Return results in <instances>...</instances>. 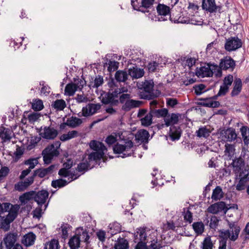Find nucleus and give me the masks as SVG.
<instances>
[{"instance_id":"nucleus-1","label":"nucleus","mask_w":249,"mask_h":249,"mask_svg":"<svg viewBox=\"0 0 249 249\" xmlns=\"http://www.w3.org/2000/svg\"><path fill=\"white\" fill-rule=\"evenodd\" d=\"M140 89L139 96L141 99L152 100L157 97L158 95L154 93V83L152 81L145 80L137 84Z\"/></svg>"},{"instance_id":"nucleus-2","label":"nucleus","mask_w":249,"mask_h":249,"mask_svg":"<svg viewBox=\"0 0 249 249\" xmlns=\"http://www.w3.org/2000/svg\"><path fill=\"white\" fill-rule=\"evenodd\" d=\"M128 89L126 87H123L121 88L117 87L114 89H110L109 91L105 94L103 97L102 102L104 104H116L118 103V100L115 99L122 93L127 92Z\"/></svg>"},{"instance_id":"nucleus-3","label":"nucleus","mask_w":249,"mask_h":249,"mask_svg":"<svg viewBox=\"0 0 249 249\" xmlns=\"http://www.w3.org/2000/svg\"><path fill=\"white\" fill-rule=\"evenodd\" d=\"M134 143L131 140L125 142L124 144L117 143L113 147V150L115 154H121V157L123 158L130 156L133 154V150L131 149L133 147Z\"/></svg>"},{"instance_id":"nucleus-4","label":"nucleus","mask_w":249,"mask_h":249,"mask_svg":"<svg viewBox=\"0 0 249 249\" xmlns=\"http://www.w3.org/2000/svg\"><path fill=\"white\" fill-rule=\"evenodd\" d=\"M235 67V62L230 56H226L220 60L219 66H217L216 68L217 69V73H216V76H220L222 75V70H229L232 71Z\"/></svg>"},{"instance_id":"nucleus-5","label":"nucleus","mask_w":249,"mask_h":249,"mask_svg":"<svg viewBox=\"0 0 249 249\" xmlns=\"http://www.w3.org/2000/svg\"><path fill=\"white\" fill-rule=\"evenodd\" d=\"M57 130L53 127L44 126L41 127L39 131V135L42 138L47 140H54L58 135Z\"/></svg>"},{"instance_id":"nucleus-6","label":"nucleus","mask_w":249,"mask_h":249,"mask_svg":"<svg viewBox=\"0 0 249 249\" xmlns=\"http://www.w3.org/2000/svg\"><path fill=\"white\" fill-rule=\"evenodd\" d=\"M222 5L217 4L215 0H202V8L211 13L221 12Z\"/></svg>"},{"instance_id":"nucleus-7","label":"nucleus","mask_w":249,"mask_h":249,"mask_svg":"<svg viewBox=\"0 0 249 249\" xmlns=\"http://www.w3.org/2000/svg\"><path fill=\"white\" fill-rule=\"evenodd\" d=\"M48 196L49 193L46 190H42L37 192L35 191L34 200L37 203L38 207H42L43 205L44 204V210H45L48 206V204H45V203Z\"/></svg>"},{"instance_id":"nucleus-8","label":"nucleus","mask_w":249,"mask_h":249,"mask_svg":"<svg viewBox=\"0 0 249 249\" xmlns=\"http://www.w3.org/2000/svg\"><path fill=\"white\" fill-rule=\"evenodd\" d=\"M242 42L237 37H231L226 40L225 49L229 52L235 51L241 47Z\"/></svg>"},{"instance_id":"nucleus-9","label":"nucleus","mask_w":249,"mask_h":249,"mask_svg":"<svg viewBox=\"0 0 249 249\" xmlns=\"http://www.w3.org/2000/svg\"><path fill=\"white\" fill-rule=\"evenodd\" d=\"M100 108L101 105L99 104L89 103L86 107H83L82 116L84 117L91 116L96 113ZM78 116H81L80 113L78 114Z\"/></svg>"},{"instance_id":"nucleus-10","label":"nucleus","mask_w":249,"mask_h":249,"mask_svg":"<svg viewBox=\"0 0 249 249\" xmlns=\"http://www.w3.org/2000/svg\"><path fill=\"white\" fill-rule=\"evenodd\" d=\"M229 208L226 206V203L223 201H219L211 205L207 209L208 212L216 214L219 212H224V213L226 212Z\"/></svg>"},{"instance_id":"nucleus-11","label":"nucleus","mask_w":249,"mask_h":249,"mask_svg":"<svg viewBox=\"0 0 249 249\" xmlns=\"http://www.w3.org/2000/svg\"><path fill=\"white\" fill-rule=\"evenodd\" d=\"M18 233L17 232H9L5 235L2 242V245L5 246V249H11L15 245L17 240Z\"/></svg>"},{"instance_id":"nucleus-12","label":"nucleus","mask_w":249,"mask_h":249,"mask_svg":"<svg viewBox=\"0 0 249 249\" xmlns=\"http://www.w3.org/2000/svg\"><path fill=\"white\" fill-rule=\"evenodd\" d=\"M170 9L169 6L163 4L159 3L157 6V13H158L159 15L161 16L159 18V20H167V18H165V17L169 16L170 20H171V16L170 15Z\"/></svg>"},{"instance_id":"nucleus-13","label":"nucleus","mask_w":249,"mask_h":249,"mask_svg":"<svg viewBox=\"0 0 249 249\" xmlns=\"http://www.w3.org/2000/svg\"><path fill=\"white\" fill-rule=\"evenodd\" d=\"M34 181L33 177L31 176L26 178L24 181H20L16 183L14 185V189L19 192L24 191L32 184Z\"/></svg>"},{"instance_id":"nucleus-14","label":"nucleus","mask_w":249,"mask_h":249,"mask_svg":"<svg viewBox=\"0 0 249 249\" xmlns=\"http://www.w3.org/2000/svg\"><path fill=\"white\" fill-rule=\"evenodd\" d=\"M180 117V114L179 113H172L169 114L168 113V114L164 119L165 125L166 126H175V124H178Z\"/></svg>"},{"instance_id":"nucleus-15","label":"nucleus","mask_w":249,"mask_h":249,"mask_svg":"<svg viewBox=\"0 0 249 249\" xmlns=\"http://www.w3.org/2000/svg\"><path fill=\"white\" fill-rule=\"evenodd\" d=\"M217 97H214L213 96L211 98H199V100L202 101L200 102L199 105L206 107H217L220 106V103L218 101H213V99H216Z\"/></svg>"},{"instance_id":"nucleus-16","label":"nucleus","mask_w":249,"mask_h":249,"mask_svg":"<svg viewBox=\"0 0 249 249\" xmlns=\"http://www.w3.org/2000/svg\"><path fill=\"white\" fill-rule=\"evenodd\" d=\"M227 222L228 225L230 229V231L232 234L230 239L231 241H234L238 238V235L240 231V228L235 222H231L229 220H227Z\"/></svg>"},{"instance_id":"nucleus-17","label":"nucleus","mask_w":249,"mask_h":249,"mask_svg":"<svg viewBox=\"0 0 249 249\" xmlns=\"http://www.w3.org/2000/svg\"><path fill=\"white\" fill-rule=\"evenodd\" d=\"M249 175V172L247 170L239 173V177L240 179L236 186V190L238 191H241L244 190L245 188L246 182L247 181V177Z\"/></svg>"},{"instance_id":"nucleus-18","label":"nucleus","mask_w":249,"mask_h":249,"mask_svg":"<svg viewBox=\"0 0 249 249\" xmlns=\"http://www.w3.org/2000/svg\"><path fill=\"white\" fill-rule=\"evenodd\" d=\"M129 75L133 79H138L143 76L144 71L143 69L138 68L137 66L130 68L128 71Z\"/></svg>"},{"instance_id":"nucleus-19","label":"nucleus","mask_w":249,"mask_h":249,"mask_svg":"<svg viewBox=\"0 0 249 249\" xmlns=\"http://www.w3.org/2000/svg\"><path fill=\"white\" fill-rule=\"evenodd\" d=\"M15 219L14 216L11 219L8 215L6 217L0 215V229L7 231L10 230V224Z\"/></svg>"},{"instance_id":"nucleus-20","label":"nucleus","mask_w":249,"mask_h":249,"mask_svg":"<svg viewBox=\"0 0 249 249\" xmlns=\"http://www.w3.org/2000/svg\"><path fill=\"white\" fill-rule=\"evenodd\" d=\"M181 130L179 126H171L169 135L172 141L178 140L181 134Z\"/></svg>"},{"instance_id":"nucleus-21","label":"nucleus","mask_w":249,"mask_h":249,"mask_svg":"<svg viewBox=\"0 0 249 249\" xmlns=\"http://www.w3.org/2000/svg\"><path fill=\"white\" fill-rule=\"evenodd\" d=\"M142 102L140 101L129 99L126 101L122 106V109L125 111H128L132 108L139 107Z\"/></svg>"},{"instance_id":"nucleus-22","label":"nucleus","mask_w":249,"mask_h":249,"mask_svg":"<svg viewBox=\"0 0 249 249\" xmlns=\"http://www.w3.org/2000/svg\"><path fill=\"white\" fill-rule=\"evenodd\" d=\"M12 135H13V132L11 129L3 127H0V138L3 142L10 141Z\"/></svg>"},{"instance_id":"nucleus-23","label":"nucleus","mask_w":249,"mask_h":249,"mask_svg":"<svg viewBox=\"0 0 249 249\" xmlns=\"http://www.w3.org/2000/svg\"><path fill=\"white\" fill-rule=\"evenodd\" d=\"M213 72L211 70L209 66L201 67L196 71V75L198 77H211L213 75Z\"/></svg>"},{"instance_id":"nucleus-24","label":"nucleus","mask_w":249,"mask_h":249,"mask_svg":"<svg viewBox=\"0 0 249 249\" xmlns=\"http://www.w3.org/2000/svg\"><path fill=\"white\" fill-rule=\"evenodd\" d=\"M89 146L92 149L97 152H104L105 150H107L106 146L102 142L95 140L90 142Z\"/></svg>"},{"instance_id":"nucleus-25","label":"nucleus","mask_w":249,"mask_h":249,"mask_svg":"<svg viewBox=\"0 0 249 249\" xmlns=\"http://www.w3.org/2000/svg\"><path fill=\"white\" fill-rule=\"evenodd\" d=\"M242 89V81L240 78H236L233 83V88L231 95L232 97L238 95Z\"/></svg>"},{"instance_id":"nucleus-26","label":"nucleus","mask_w":249,"mask_h":249,"mask_svg":"<svg viewBox=\"0 0 249 249\" xmlns=\"http://www.w3.org/2000/svg\"><path fill=\"white\" fill-rule=\"evenodd\" d=\"M35 191L26 192L19 196V200L22 204H25L30 200H35Z\"/></svg>"},{"instance_id":"nucleus-27","label":"nucleus","mask_w":249,"mask_h":249,"mask_svg":"<svg viewBox=\"0 0 249 249\" xmlns=\"http://www.w3.org/2000/svg\"><path fill=\"white\" fill-rule=\"evenodd\" d=\"M36 235L32 232H29L23 236L22 242L26 246H30L34 244Z\"/></svg>"},{"instance_id":"nucleus-28","label":"nucleus","mask_w":249,"mask_h":249,"mask_svg":"<svg viewBox=\"0 0 249 249\" xmlns=\"http://www.w3.org/2000/svg\"><path fill=\"white\" fill-rule=\"evenodd\" d=\"M223 134L227 139V141L228 142H232L237 138V134L235 132V130L232 127H229L225 130Z\"/></svg>"},{"instance_id":"nucleus-29","label":"nucleus","mask_w":249,"mask_h":249,"mask_svg":"<svg viewBox=\"0 0 249 249\" xmlns=\"http://www.w3.org/2000/svg\"><path fill=\"white\" fill-rule=\"evenodd\" d=\"M58 175L63 177L71 176L72 180L77 179L80 176V175H78L75 171L71 172V171H69L63 168L59 170Z\"/></svg>"},{"instance_id":"nucleus-30","label":"nucleus","mask_w":249,"mask_h":249,"mask_svg":"<svg viewBox=\"0 0 249 249\" xmlns=\"http://www.w3.org/2000/svg\"><path fill=\"white\" fill-rule=\"evenodd\" d=\"M149 136L148 132L145 130L139 131L136 135V139L141 142H146Z\"/></svg>"},{"instance_id":"nucleus-31","label":"nucleus","mask_w":249,"mask_h":249,"mask_svg":"<svg viewBox=\"0 0 249 249\" xmlns=\"http://www.w3.org/2000/svg\"><path fill=\"white\" fill-rule=\"evenodd\" d=\"M82 122L83 121L81 119L72 116L67 120V122L64 124L72 128H75L79 126Z\"/></svg>"},{"instance_id":"nucleus-32","label":"nucleus","mask_w":249,"mask_h":249,"mask_svg":"<svg viewBox=\"0 0 249 249\" xmlns=\"http://www.w3.org/2000/svg\"><path fill=\"white\" fill-rule=\"evenodd\" d=\"M128 73L124 71L119 70L115 74V79L117 82H125L128 79Z\"/></svg>"},{"instance_id":"nucleus-33","label":"nucleus","mask_w":249,"mask_h":249,"mask_svg":"<svg viewBox=\"0 0 249 249\" xmlns=\"http://www.w3.org/2000/svg\"><path fill=\"white\" fill-rule=\"evenodd\" d=\"M90 164L88 162L87 159H86V157H85L82 162L78 164L77 170L83 174L90 168Z\"/></svg>"},{"instance_id":"nucleus-34","label":"nucleus","mask_w":249,"mask_h":249,"mask_svg":"<svg viewBox=\"0 0 249 249\" xmlns=\"http://www.w3.org/2000/svg\"><path fill=\"white\" fill-rule=\"evenodd\" d=\"M224 197V193L223 192L221 187L217 186L213 190L211 198L213 200L217 201L220 200Z\"/></svg>"},{"instance_id":"nucleus-35","label":"nucleus","mask_w":249,"mask_h":249,"mask_svg":"<svg viewBox=\"0 0 249 249\" xmlns=\"http://www.w3.org/2000/svg\"><path fill=\"white\" fill-rule=\"evenodd\" d=\"M244 164V160L240 157L233 160L231 163L232 166L235 168V172H239V173L241 172L242 168Z\"/></svg>"},{"instance_id":"nucleus-36","label":"nucleus","mask_w":249,"mask_h":249,"mask_svg":"<svg viewBox=\"0 0 249 249\" xmlns=\"http://www.w3.org/2000/svg\"><path fill=\"white\" fill-rule=\"evenodd\" d=\"M79 239V242H84L87 244H88L89 242V235L88 234V232L86 230H84L83 228H82L80 231H79L77 233L75 234Z\"/></svg>"},{"instance_id":"nucleus-37","label":"nucleus","mask_w":249,"mask_h":249,"mask_svg":"<svg viewBox=\"0 0 249 249\" xmlns=\"http://www.w3.org/2000/svg\"><path fill=\"white\" fill-rule=\"evenodd\" d=\"M152 113L154 117L157 118H164L168 114V110L167 108H162L156 109L155 108L151 109Z\"/></svg>"},{"instance_id":"nucleus-38","label":"nucleus","mask_w":249,"mask_h":249,"mask_svg":"<svg viewBox=\"0 0 249 249\" xmlns=\"http://www.w3.org/2000/svg\"><path fill=\"white\" fill-rule=\"evenodd\" d=\"M128 247V241L124 238H119L114 245L115 249H127Z\"/></svg>"},{"instance_id":"nucleus-39","label":"nucleus","mask_w":249,"mask_h":249,"mask_svg":"<svg viewBox=\"0 0 249 249\" xmlns=\"http://www.w3.org/2000/svg\"><path fill=\"white\" fill-rule=\"evenodd\" d=\"M104 155V152H93L88 155V162L90 163L91 161L97 162L102 159Z\"/></svg>"},{"instance_id":"nucleus-40","label":"nucleus","mask_w":249,"mask_h":249,"mask_svg":"<svg viewBox=\"0 0 249 249\" xmlns=\"http://www.w3.org/2000/svg\"><path fill=\"white\" fill-rule=\"evenodd\" d=\"M78 90L75 84L73 83L68 84L65 88V94L71 96H73L75 91Z\"/></svg>"},{"instance_id":"nucleus-41","label":"nucleus","mask_w":249,"mask_h":249,"mask_svg":"<svg viewBox=\"0 0 249 249\" xmlns=\"http://www.w3.org/2000/svg\"><path fill=\"white\" fill-rule=\"evenodd\" d=\"M154 117L152 113V111L150 109V112L146 114L144 117L141 119V122L143 126H148L150 125L152 123V118Z\"/></svg>"},{"instance_id":"nucleus-42","label":"nucleus","mask_w":249,"mask_h":249,"mask_svg":"<svg viewBox=\"0 0 249 249\" xmlns=\"http://www.w3.org/2000/svg\"><path fill=\"white\" fill-rule=\"evenodd\" d=\"M52 107L56 110H63L66 107L65 101L63 99H57L52 104Z\"/></svg>"},{"instance_id":"nucleus-43","label":"nucleus","mask_w":249,"mask_h":249,"mask_svg":"<svg viewBox=\"0 0 249 249\" xmlns=\"http://www.w3.org/2000/svg\"><path fill=\"white\" fill-rule=\"evenodd\" d=\"M240 131L245 145L249 143V128L246 126H243L240 128Z\"/></svg>"},{"instance_id":"nucleus-44","label":"nucleus","mask_w":249,"mask_h":249,"mask_svg":"<svg viewBox=\"0 0 249 249\" xmlns=\"http://www.w3.org/2000/svg\"><path fill=\"white\" fill-rule=\"evenodd\" d=\"M80 244L79 239L75 235L70 239L68 243L71 249H78Z\"/></svg>"},{"instance_id":"nucleus-45","label":"nucleus","mask_w":249,"mask_h":249,"mask_svg":"<svg viewBox=\"0 0 249 249\" xmlns=\"http://www.w3.org/2000/svg\"><path fill=\"white\" fill-rule=\"evenodd\" d=\"M104 83L103 76L98 75L96 76L93 82H91L89 85L90 88H98Z\"/></svg>"},{"instance_id":"nucleus-46","label":"nucleus","mask_w":249,"mask_h":249,"mask_svg":"<svg viewBox=\"0 0 249 249\" xmlns=\"http://www.w3.org/2000/svg\"><path fill=\"white\" fill-rule=\"evenodd\" d=\"M193 228L197 234H201L204 230V225L202 222H195L192 225Z\"/></svg>"},{"instance_id":"nucleus-47","label":"nucleus","mask_w":249,"mask_h":249,"mask_svg":"<svg viewBox=\"0 0 249 249\" xmlns=\"http://www.w3.org/2000/svg\"><path fill=\"white\" fill-rule=\"evenodd\" d=\"M42 152L43 154H50L55 157L58 156L59 154V152L57 149L54 148V145L53 144H51L47 146Z\"/></svg>"},{"instance_id":"nucleus-48","label":"nucleus","mask_w":249,"mask_h":249,"mask_svg":"<svg viewBox=\"0 0 249 249\" xmlns=\"http://www.w3.org/2000/svg\"><path fill=\"white\" fill-rule=\"evenodd\" d=\"M68 184L67 181L63 179L60 178L54 180L52 181L51 185L54 188H62Z\"/></svg>"},{"instance_id":"nucleus-49","label":"nucleus","mask_w":249,"mask_h":249,"mask_svg":"<svg viewBox=\"0 0 249 249\" xmlns=\"http://www.w3.org/2000/svg\"><path fill=\"white\" fill-rule=\"evenodd\" d=\"M196 135L198 137L207 138L210 133V131L205 127H201L196 131Z\"/></svg>"},{"instance_id":"nucleus-50","label":"nucleus","mask_w":249,"mask_h":249,"mask_svg":"<svg viewBox=\"0 0 249 249\" xmlns=\"http://www.w3.org/2000/svg\"><path fill=\"white\" fill-rule=\"evenodd\" d=\"M48 174V172H47L45 168H39L35 170L33 175L31 177H33L34 180L35 177L36 176H38L40 178H42Z\"/></svg>"},{"instance_id":"nucleus-51","label":"nucleus","mask_w":249,"mask_h":249,"mask_svg":"<svg viewBox=\"0 0 249 249\" xmlns=\"http://www.w3.org/2000/svg\"><path fill=\"white\" fill-rule=\"evenodd\" d=\"M202 244V249H213V244L210 237H206Z\"/></svg>"},{"instance_id":"nucleus-52","label":"nucleus","mask_w":249,"mask_h":249,"mask_svg":"<svg viewBox=\"0 0 249 249\" xmlns=\"http://www.w3.org/2000/svg\"><path fill=\"white\" fill-rule=\"evenodd\" d=\"M43 107V102L40 99L36 100L32 104V108L35 111H40Z\"/></svg>"},{"instance_id":"nucleus-53","label":"nucleus","mask_w":249,"mask_h":249,"mask_svg":"<svg viewBox=\"0 0 249 249\" xmlns=\"http://www.w3.org/2000/svg\"><path fill=\"white\" fill-rule=\"evenodd\" d=\"M9 168L7 166H2L0 169V182L2 181L9 174Z\"/></svg>"},{"instance_id":"nucleus-54","label":"nucleus","mask_w":249,"mask_h":249,"mask_svg":"<svg viewBox=\"0 0 249 249\" xmlns=\"http://www.w3.org/2000/svg\"><path fill=\"white\" fill-rule=\"evenodd\" d=\"M59 245L58 241L55 239L52 240L49 243L45 245V249H58Z\"/></svg>"},{"instance_id":"nucleus-55","label":"nucleus","mask_w":249,"mask_h":249,"mask_svg":"<svg viewBox=\"0 0 249 249\" xmlns=\"http://www.w3.org/2000/svg\"><path fill=\"white\" fill-rule=\"evenodd\" d=\"M119 63L115 60H109L107 70L108 71L112 72L117 70L118 68Z\"/></svg>"},{"instance_id":"nucleus-56","label":"nucleus","mask_w":249,"mask_h":249,"mask_svg":"<svg viewBox=\"0 0 249 249\" xmlns=\"http://www.w3.org/2000/svg\"><path fill=\"white\" fill-rule=\"evenodd\" d=\"M18 206L17 205H11V207L10 209L9 213L7 215L10 218H12L13 216H14L15 219L17 217L18 211Z\"/></svg>"},{"instance_id":"nucleus-57","label":"nucleus","mask_w":249,"mask_h":249,"mask_svg":"<svg viewBox=\"0 0 249 249\" xmlns=\"http://www.w3.org/2000/svg\"><path fill=\"white\" fill-rule=\"evenodd\" d=\"M206 86L202 84L196 85L194 87L195 93L196 94V95H199L204 92L203 90H204Z\"/></svg>"},{"instance_id":"nucleus-58","label":"nucleus","mask_w":249,"mask_h":249,"mask_svg":"<svg viewBox=\"0 0 249 249\" xmlns=\"http://www.w3.org/2000/svg\"><path fill=\"white\" fill-rule=\"evenodd\" d=\"M37 163L38 160L36 159H30L25 161V164L29 165L28 169H30V170L34 168Z\"/></svg>"},{"instance_id":"nucleus-59","label":"nucleus","mask_w":249,"mask_h":249,"mask_svg":"<svg viewBox=\"0 0 249 249\" xmlns=\"http://www.w3.org/2000/svg\"><path fill=\"white\" fill-rule=\"evenodd\" d=\"M74 83L76 86L77 87L78 89L81 90L84 87V86L86 84V81L79 78L76 79L74 78Z\"/></svg>"},{"instance_id":"nucleus-60","label":"nucleus","mask_w":249,"mask_h":249,"mask_svg":"<svg viewBox=\"0 0 249 249\" xmlns=\"http://www.w3.org/2000/svg\"><path fill=\"white\" fill-rule=\"evenodd\" d=\"M229 89V87L223 84L220 86L219 90L217 94L215 96H214V97H217V96L225 95L226 94V93L228 91Z\"/></svg>"},{"instance_id":"nucleus-61","label":"nucleus","mask_w":249,"mask_h":249,"mask_svg":"<svg viewBox=\"0 0 249 249\" xmlns=\"http://www.w3.org/2000/svg\"><path fill=\"white\" fill-rule=\"evenodd\" d=\"M233 80V76L231 74H229L224 78L223 84L229 87L231 85Z\"/></svg>"},{"instance_id":"nucleus-62","label":"nucleus","mask_w":249,"mask_h":249,"mask_svg":"<svg viewBox=\"0 0 249 249\" xmlns=\"http://www.w3.org/2000/svg\"><path fill=\"white\" fill-rule=\"evenodd\" d=\"M219 219L215 216H213L211 218L210 227L212 229H215L217 226Z\"/></svg>"},{"instance_id":"nucleus-63","label":"nucleus","mask_w":249,"mask_h":249,"mask_svg":"<svg viewBox=\"0 0 249 249\" xmlns=\"http://www.w3.org/2000/svg\"><path fill=\"white\" fill-rule=\"evenodd\" d=\"M137 234H139L140 241L143 242L146 238V233L145 229L140 228L138 229Z\"/></svg>"},{"instance_id":"nucleus-64","label":"nucleus","mask_w":249,"mask_h":249,"mask_svg":"<svg viewBox=\"0 0 249 249\" xmlns=\"http://www.w3.org/2000/svg\"><path fill=\"white\" fill-rule=\"evenodd\" d=\"M159 65V64L156 61L149 63L147 66L149 72H153L155 71Z\"/></svg>"}]
</instances>
